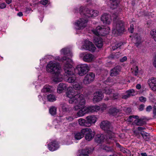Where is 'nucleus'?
I'll list each match as a JSON object with an SVG mask.
<instances>
[{
	"mask_svg": "<svg viewBox=\"0 0 156 156\" xmlns=\"http://www.w3.org/2000/svg\"><path fill=\"white\" fill-rule=\"evenodd\" d=\"M46 69L48 72L53 74L52 79L54 82L57 83L62 80L63 76L60 73V69L58 63L51 61L47 65Z\"/></svg>",
	"mask_w": 156,
	"mask_h": 156,
	"instance_id": "nucleus-2",
	"label": "nucleus"
},
{
	"mask_svg": "<svg viewBox=\"0 0 156 156\" xmlns=\"http://www.w3.org/2000/svg\"><path fill=\"white\" fill-rule=\"evenodd\" d=\"M86 113H87L85 110V108L80 109L77 113V115L78 117L83 116Z\"/></svg>",
	"mask_w": 156,
	"mask_h": 156,
	"instance_id": "nucleus-35",
	"label": "nucleus"
},
{
	"mask_svg": "<svg viewBox=\"0 0 156 156\" xmlns=\"http://www.w3.org/2000/svg\"><path fill=\"white\" fill-rule=\"evenodd\" d=\"M61 107L62 111L63 112H69L72 109V108L66 104H62Z\"/></svg>",
	"mask_w": 156,
	"mask_h": 156,
	"instance_id": "nucleus-32",
	"label": "nucleus"
},
{
	"mask_svg": "<svg viewBox=\"0 0 156 156\" xmlns=\"http://www.w3.org/2000/svg\"><path fill=\"white\" fill-rule=\"evenodd\" d=\"M137 41L136 42V43L135 44H136V46L137 47H138V46H139V44H140V43H141V41H140V38H139V40H138V39H137L136 41H137Z\"/></svg>",
	"mask_w": 156,
	"mask_h": 156,
	"instance_id": "nucleus-55",
	"label": "nucleus"
},
{
	"mask_svg": "<svg viewBox=\"0 0 156 156\" xmlns=\"http://www.w3.org/2000/svg\"><path fill=\"white\" fill-rule=\"evenodd\" d=\"M153 65L156 68V55L154 57V60L153 62Z\"/></svg>",
	"mask_w": 156,
	"mask_h": 156,
	"instance_id": "nucleus-59",
	"label": "nucleus"
},
{
	"mask_svg": "<svg viewBox=\"0 0 156 156\" xmlns=\"http://www.w3.org/2000/svg\"><path fill=\"white\" fill-rule=\"evenodd\" d=\"M120 111V109L115 107H112L109 109V113L113 116H115Z\"/></svg>",
	"mask_w": 156,
	"mask_h": 156,
	"instance_id": "nucleus-25",
	"label": "nucleus"
},
{
	"mask_svg": "<svg viewBox=\"0 0 156 156\" xmlns=\"http://www.w3.org/2000/svg\"><path fill=\"white\" fill-rule=\"evenodd\" d=\"M126 94L129 97L131 96H135L136 94V93L135 91L134 90L131 89L127 91Z\"/></svg>",
	"mask_w": 156,
	"mask_h": 156,
	"instance_id": "nucleus-36",
	"label": "nucleus"
},
{
	"mask_svg": "<svg viewBox=\"0 0 156 156\" xmlns=\"http://www.w3.org/2000/svg\"><path fill=\"white\" fill-rule=\"evenodd\" d=\"M61 54L67 55L69 57H71L72 55L71 51L68 48H64L61 49Z\"/></svg>",
	"mask_w": 156,
	"mask_h": 156,
	"instance_id": "nucleus-23",
	"label": "nucleus"
},
{
	"mask_svg": "<svg viewBox=\"0 0 156 156\" xmlns=\"http://www.w3.org/2000/svg\"><path fill=\"white\" fill-rule=\"evenodd\" d=\"M17 15L20 17L22 16L23 15V13L21 12H19L17 13Z\"/></svg>",
	"mask_w": 156,
	"mask_h": 156,
	"instance_id": "nucleus-63",
	"label": "nucleus"
},
{
	"mask_svg": "<svg viewBox=\"0 0 156 156\" xmlns=\"http://www.w3.org/2000/svg\"><path fill=\"white\" fill-rule=\"evenodd\" d=\"M101 129L107 132L108 135H112V127L109 122L107 121H104L100 124Z\"/></svg>",
	"mask_w": 156,
	"mask_h": 156,
	"instance_id": "nucleus-7",
	"label": "nucleus"
},
{
	"mask_svg": "<svg viewBox=\"0 0 156 156\" xmlns=\"http://www.w3.org/2000/svg\"><path fill=\"white\" fill-rule=\"evenodd\" d=\"M144 105L142 104L139 106L138 109L140 111H142L144 110Z\"/></svg>",
	"mask_w": 156,
	"mask_h": 156,
	"instance_id": "nucleus-54",
	"label": "nucleus"
},
{
	"mask_svg": "<svg viewBox=\"0 0 156 156\" xmlns=\"http://www.w3.org/2000/svg\"><path fill=\"white\" fill-rule=\"evenodd\" d=\"M119 98V94L117 93H114L113 94V98L114 99H116Z\"/></svg>",
	"mask_w": 156,
	"mask_h": 156,
	"instance_id": "nucleus-48",
	"label": "nucleus"
},
{
	"mask_svg": "<svg viewBox=\"0 0 156 156\" xmlns=\"http://www.w3.org/2000/svg\"><path fill=\"white\" fill-rule=\"evenodd\" d=\"M116 145L117 147L119 148V150L120 151L125 154L127 156H131V152L129 150L124 148L118 143H116Z\"/></svg>",
	"mask_w": 156,
	"mask_h": 156,
	"instance_id": "nucleus-20",
	"label": "nucleus"
},
{
	"mask_svg": "<svg viewBox=\"0 0 156 156\" xmlns=\"http://www.w3.org/2000/svg\"><path fill=\"white\" fill-rule=\"evenodd\" d=\"M77 96L74 99L69 100V102L71 104H76L77 105L73 107V110L77 111L80 109L83 108L84 107L85 104V100L84 97H81L78 99Z\"/></svg>",
	"mask_w": 156,
	"mask_h": 156,
	"instance_id": "nucleus-4",
	"label": "nucleus"
},
{
	"mask_svg": "<svg viewBox=\"0 0 156 156\" xmlns=\"http://www.w3.org/2000/svg\"><path fill=\"white\" fill-rule=\"evenodd\" d=\"M66 119L68 122L71 121L73 120V118L72 116H68L66 117Z\"/></svg>",
	"mask_w": 156,
	"mask_h": 156,
	"instance_id": "nucleus-52",
	"label": "nucleus"
},
{
	"mask_svg": "<svg viewBox=\"0 0 156 156\" xmlns=\"http://www.w3.org/2000/svg\"><path fill=\"white\" fill-rule=\"evenodd\" d=\"M103 149L107 152H112L113 151V149L112 148L107 146L105 147Z\"/></svg>",
	"mask_w": 156,
	"mask_h": 156,
	"instance_id": "nucleus-46",
	"label": "nucleus"
},
{
	"mask_svg": "<svg viewBox=\"0 0 156 156\" xmlns=\"http://www.w3.org/2000/svg\"><path fill=\"white\" fill-rule=\"evenodd\" d=\"M80 11L81 15H84L87 18L90 17H95L98 15L99 12L98 11L94 10H89L83 7H81Z\"/></svg>",
	"mask_w": 156,
	"mask_h": 156,
	"instance_id": "nucleus-5",
	"label": "nucleus"
},
{
	"mask_svg": "<svg viewBox=\"0 0 156 156\" xmlns=\"http://www.w3.org/2000/svg\"><path fill=\"white\" fill-rule=\"evenodd\" d=\"M139 100L140 101L144 103L146 101L147 99L146 98L142 96L139 97Z\"/></svg>",
	"mask_w": 156,
	"mask_h": 156,
	"instance_id": "nucleus-47",
	"label": "nucleus"
},
{
	"mask_svg": "<svg viewBox=\"0 0 156 156\" xmlns=\"http://www.w3.org/2000/svg\"><path fill=\"white\" fill-rule=\"evenodd\" d=\"M52 91V87L49 85H45L41 90V92L44 93H51Z\"/></svg>",
	"mask_w": 156,
	"mask_h": 156,
	"instance_id": "nucleus-29",
	"label": "nucleus"
},
{
	"mask_svg": "<svg viewBox=\"0 0 156 156\" xmlns=\"http://www.w3.org/2000/svg\"><path fill=\"white\" fill-rule=\"evenodd\" d=\"M67 85L65 83H60L58 86L57 92L59 93H61L64 90L67 89Z\"/></svg>",
	"mask_w": 156,
	"mask_h": 156,
	"instance_id": "nucleus-22",
	"label": "nucleus"
},
{
	"mask_svg": "<svg viewBox=\"0 0 156 156\" xmlns=\"http://www.w3.org/2000/svg\"><path fill=\"white\" fill-rule=\"evenodd\" d=\"M82 48L85 50L92 52L94 51L96 49L94 45L91 42L87 40L85 41L84 44L83 45Z\"/></svg>",
	"mask_w": 156,
	"mask_h": 156,
	"instance_id": "nucleus-11",
	"label": "nucleus"
},
{
	"mask_svg": "<svg viewBox=\"0 0 156 156\" xmlns=\"http://www.w3.org/2000/svg\"><path fill=\"white\" fill-rule=\"evenodd\" d=\"M125 30L124 22L120 20H114L113 23L112 33L113 34H121Z\"/></svg>",
	"mask_w": 156,
	"mask_h": 156,
	"instance_id": "nucleus-3",
	"label": "nucleus"
},
{
	"mask_svg": "<svg viewBox=\"0 0 156 156\" xmlns=\"http://www.w3.org/2000/svg\"><path fill=\"white\" fill-rule=\"evenodd\" d=\"M133 123L137 126H142L144 124V121L141 119H138L135 120Z\"/></svg>",
	"mask_w": 156,
	"mask_h": 156,
	"instance_id": "nucleus-34",
	"label": "nucleus"
},
{
	"mask_svg": "<svg viewBox=\"0 0 156 156\" xmlns=\"http://www.w3.org/2000/svg\"><path fill=\"white\" fill-rule=\"evenodd\" d=\"M83 137V135L81 134L80 132L76 133L75 135V139L77 140H80Z\"/></svg>",
	"mask_w": 156,
	"mask_h": 156,
	"instance_id": "nucleus-42",
	"label": "nucleus"
},
{
	"mask_svg": "<svg viewBox=\"0 0 156 156\" xmlns=\"http://www.w3.org/2000/svg\"><path fill=\"white\" fill-rule=\"evenodd\" d=\"M129 97L126 94L122 95V98L124 99H126Z\"/></svg>",
	"mask_w": 156,
	"mask_h": 156,
	"instance_id": "nucleus-61",
	"label": "nucleus"
},
{
	"mask_svg": "<svg viewBox=\"0 0 156 156\" xmlns=\"http://www.w3.org/2000/svg\"><path fill=\"white\" fill-rule=\"evenodd\" d=\"M121 69V67L119 66L115 67L110 71L111 76H114L118 74L120 72Z\"/></svg>",
	"mask_w": 156,
	"mask_h": 156,
	"instance_id": "nucleus-21",
	"label": "nucleus"
},
{
	"mask_svg": "<svg viewBox=\"0 0 156 156\" xmlns=\"http://www.w3.org/2000/svg\"><path fill=\"white\" fill-rule=\"evenodd\" d=\"M56 108L54 106L51 107L49 109V112L52 115H54L56 114Z\"/></svg>",
	"mask_w": 156,
	"mask_h": 156,
	"instance_id": "nucleus-39",
	"label": "nucleus"
},
{
	"mask_svg": "<svg viewBox=\"0 0 156 156\" xmlns=\"http://www.w3.org/2000/svg\"><path fill=\"white\" fill-rule=\"evenodd\" d=\"M91 132V129L90 128H86L82 129L80 132L81 134L83 135L84 136V135H86L88 133H89Z\"/></svg>",
	"mask_w": 156,
	"mask_h": 156,
	"instance_id": "nucleus-33",
	"label": "nucleus"
},
{
	"mask_svg": "<svg viewBox=\"0 0 156 156\" xmlns=\"http://www.w3.org/2000/svg\"><path fill=\"white\" fill-rule=\"evenodd\" d=\"M48 1L47 0H42L40 3L42 5H46L48 3Z\"/></svg>",
	"mask_w": 156,
	"mask_h": 156,
	"instance_id": "nucleus-51",
	"label": "nucleus"
},
{
	"mask_svg": "<svg viewBox=\"0 0 156 156\" xmlns=\"http://www.w3.org/2000/svg\"><path fill=\"white\" fill-rule=\"evenodd\" d=\"M88 21V20L83 18L80 19L75 23V25L76 29L78 30L82 29L85 27Z\"/></svg>",
	"mask_w": 156,
	"mask_h": 156,
	"instance_id": "nucleus-10",
	"label": "nucleus"
},
{
	"mask_svg": "<svg viewBox=\"0 0 156 156\" xmlns=\"http://www.w3.org/2000/svg\"><path fill=\"white\" fill-rule=\"evenodd\" d=\"M91 153V149L86 148L83 149L81 153L79 156H89V154Z\"/></svg>",
	"mask_w": 156,
	"mask_h": 156,
	"instance_id": "nucleus-26",
	"label": "nucleus"
},
{
	"mask_svg": "<svg viewBox=\"0 0 156 156\" xmlns=\"http://www.w3.org/2000/svg\"><path fill=\"white\" fill-rule=\"evenodd\" d=\"M89 69V67L87 64L79 65L76 67V70L78 71V74L81 76L86 74Z\"/></svg>",
	"mask_w": 156,
	"mask_h": 156,
	"instance_id": "nucleus-8",
	"label": "nucleus"
},
{
	"mask_svg": "<svg viewBox=\"0 0 156 156\" xmlns=\"http://www.w3.org/2000/svg\"><path fill=\"white\" fill-rule=\"evenodd\" d=\"M48 147L49 150L51 151H54L57 150L59 147L58 143L55 141L50 143L48 144Z\"/></svg>",
	"mask_w": 156,
	"mask_h": 156,
	"instance_id": "nucleus-17",
	"label": "nucleus"
},
{
	"mask_svg": "<svg viewBox=\"0 0 156 156\" xmlns=\"http://www.w3.org/2000/svg\"><path fill=\"white\" fill-rule=\"evenodd\" d=\"M47 99L49 101L51 102L54 101L56 100L55 96L52 94H48L47 96Z\"/></svg>",
	"mask_w": 156,
	"mask_h": 156,
	"instance_id": "nucleus-38",
	"label": "nucleus"
},
{
	"mask_svg": "<svg viewBox=\"0 0 156 156\" xmlns=\"http://www.w3.org/2000/svg\"><path fill=\"white\" fill-rule=\"evenodd\" d=\"M104 96L101 91H97L94 94L93 101L94 103L98 102L102 100Z\"/></svg>",
	"mask_w": 156,
	"mask_h": 156,
	"instance_id": "nucleus-14",
	"label": "nucleus"
},
{
	"mask_svg": "<svg viewBox=\"0 0 156 156\" xmlns=\"http://www.w3.org/2000/svg\"><path fill=\"white\" fill-rule=\"evenodd\" d=\"M109 30L110 29L108 27L105 28L104 27L98 26L95 29L92 30V31L97 36H105L109 33Z\"/></svg>",
	"mask_w": 156,
	"mask_h": 156,
	"instance_id": "nucleus-6",
	"label": "nucleus"
},
{
	"mask_svg": "<svg viewBox=\"0 0 156 156\" xmlns=\"http://www.w3.org/2000/svg\"><path fill=\"white\" fill-rule=\"evenodd\" d=\"M112 91L113 90L112 89L108 87L107 86H106L103 90V92L106 94H110L112 92Z\"/></svg>",
	"mask_w": 156,
	"mask_h": 156,
	"instance_id": "nucleus-37",
	"label": "nucleus"
},
{
	"mask_svg": "<svg viewBox=\"0 0 156 156\" xmlns=\"http://www.w3.org/2000/svg\"><path fill=\"white\" fill-rule=\"evenodd\" d=\"M75 94V92L72 87H69L68 88L67 91L66 93V95L67 97L69 98V100L74 99L77 96L78 97V99L80 98L81 97H84L83 95L81 94H79L76 95Z\"/></svg>",
	"mask_w": 156,
	"mask_h": 156,
	"instance_id": "nucleus-9",
	"label": "nucleus"
},
{
	"mask_svg": "<svg viewBox=\"0 0 156 156\" xmlns=\"http://www.w3.org/2000/svg\"><path fill=\"white\" fill-rule=\"evenodd\" d=\"M109 80L110 78L108 79L105 81V83L108 85H112V84L110 82H111L112 81L111 80V81H110Z\"/></svg>",
	"mask_w": 156,
	"mask_h": 156,
	"instance_id": "nucleus-53",
	"label": "nucleus"
},
{
	"mask_svg": "<svg viewBox=\"0 0 156 156\" xmlns=\"http://www.w3.org/2000/svg\"><path fill=\"white\" fill-rule=\"evenodd\" d=\"M139 118V116L137 115H131L129 116L127 120L128 122H132L133 121V118L138 119Z\"/></svg>",
	"mask_w": 156,
	"mask_h": 156,
	"instance_id": "nucleus-44",
	"label": "nucleus"
},
{
	"mask_svg": "<svg viewBox=\"0 0 156 156\" xmlns=\"http://www.w3.org/2000/svg\"><path fill=\"white\" fill-rule=\"evenodd\" d=\"M133 133L136 135H138L139 134V133L137 130H134Z\"/></svg>",
	"mask_w": 156,
	"mask_h": 156,
	"instance_id": "nucleus-64",
	"label": "nucleus"
},
{
	"mask_svg": "<svg viewBox=\"0 0 156 156\" xmlns=\"http://www.w3.org/2000/svg\"><path fill=\"white\" fill-rule=\"evenodd\" d=\"M153 113L154 115H156V108L155 107H154L153 109Z\"/></svg>",
	"mask_w": 156,
	"mask_h": 156,
	"instance_id": "nucleus-62",
	"label": "nucleus"
},
{
	"mask_svg": "<svg viewBox=\"0 0 156 156\" xmlns=\"http://www.w3.org/2000/svg\"><path fill=\"white\" fill-rule=\"evenodd\" d=\"M78 123L79 124L82 126L88 127L86 119L80 118L78 119Z\"/></svg>",
	"mask_w": 156,
	"mask_h": 156,
	"instance_id": "nucleus-30",
	"label": "nucleus"
},
{
	"mask_svg": "<svg viewBox=\"0 0 156 156\" xmlns=\"http://www.w3.org/2000/svg\"><path fill=\"white\" fill-rule=\"evenodd\" d=\"M152 109V108L151 106L149 105L148 106L146 109V110L147 112H150L151 109Z\"/></svg>",
	"mask_w": 156,
	"mask_h": 156,
	"instance_id": "nucleus-57",
	"label": "nucleus"
},
{
	"mask_svg": "<svg viewBox=\"0 0 156 156\" xmlns=\"http://www.w3.org/2000/svg\"><path fill=\"white\" fill-rule=\"evenodd\" d=\"M122 44L123 43H119L118 44H116L115 46H113L112 47V49L113 50H115L118 48H119Z\"/></svg>",
	"mask_w": 156,
	"mask_h": 156,
	"instance_id": "nucleus-45",
	"label": "nucleus"
},
{
	"mask_svg": "<svg viewBox=\"0 0 156 156\" xmlns=\"http://www.w3.org/2000/svg\"><path fill=\"white\" fill-rule=\"evenodd\" d=\"M94 41L97 47L98 48H101L103 46V40L99 36H97V37H94Z\"/></svg>",
	"mask_w": 156,
	"mask_h": 156,
	"instance_id": "nucleus-18",
	"label": "nucleus"
},
{
	"mask_svg": "<svg viewBox=\"0 0 156 156\" xmlns=\"http://www.w3.org/2000/svg\"><path fill=\"white\" fill-rule=\"evenodd\" d=\"M128 30L131 33H133L134 31L133 25H131L130 27L128 29Z\"/></svg>",
	"mask_w": 156,
	"mask_h": 156,
	"instance_id": "nucleus-50",
	"label": "nucleus"
},
{
	"mask_svg": "<svg viewBox=\"0 0 156 156\" xmlns=\"http://www.w3.org/2000/svg\"><path fill=\"white\" fill-rule=\"evenodd\" d=\"M94 74L93 73H89L85 76L83 82L85 84H89L94 80Z\"/></svg>",
	"mask_w": 156,
	"mask_h": 156,
	"instance_id": "nucleus-13",
	"label": "nucleus"
},
{
	"mask_svg": "<svg viewBox=\"0 0 156 156\" xmlns=\"http://www.w3.org/2000/svg\"><path fill=\"white\" fill-rule=\"evenodd\" d=\"M94 58V56L91 54H87L84 55L83 58V60L87 62L91 61Z\"/></svg>",
	"mask_w": 156,
	"mask_h": 156,
	"instance_id": "nucleus-24",
	"label": "nucleus"
},
{
	"mask_svg": "<svg viewBox=\"0 0 156 156\" xmlns=\"http://www.w3.org/2000/svg\"><path fill=\"white\" fill-rule=\"evenodd\" d=\"M112 2L111 4V8L112 9L117 8L118 5V3L116 1Z\"/></svg>",
	"mask_w": 156,
	"mask_h": 156,
	"instance_id": "nucleus-40",
	"label": "nucleus"
},
{
	"mask_svg": "<svg viewBox=\"0 0 156 156\" xmlns=\"http://www.w3.org/2000/svg\"><path fill=\"white\" fill-rule=\"evenodd\" d=\"M127 59L126 56L123 57L122 58L120 59V61L121 62H123L126 61Z\"/></svg>",
	"mask_w": 156,
	"mask_h": 156,
	"instance_id": "nucleus-56",
	"label": "nucleus"
},
{
	"mask_svg": "<svg viewBox=\"0 0 156 156\" xmlns=\"http://www.w3.org/2000/svg\"><path fill=\"white\" fill-rule=\"evenodd\" d=\"M104 139L105 137L103 134H99L96 136L95 140L97 143H100L103 142Z\"/></svg>",
	"mask_w": 156,
	"mask_h": 156,
	"instance_id": "nucleus-27",
	"label": "nucleus"
},
{
	"mask_svg": "<svg viewBox=\"0 0 156 156\" xmlns=\"http://www.w3.org/2000/svg\"><path fill=\"white\" fill-rule=\"evenodd\" d=\"M150 33L152 38L156 41V30L154 29L151 31Z\"/></svg>",
	"mask_w": 156,
	"mask_h": 156,
	"instance_id": "nucleus-41",
	"label": "nucleus"
},
{
	"mask_svg": "<svg viewBox=\"0 0 156 156\" xmlns=\"http://www.w3.org/2000/svg\"><path fill=\"white\" fill-rule=\"evenodd\" d=\"M140 134L145 140L148 141L150 140L151 137L149 134L146 132H143L140 133Z\"/></svg>",
	"mask_w": 156,
	"mask_h": 156,
	"instance_id": "nucleus-31",
	"label": "nucleus"
},
{
	"mask_svg": "<svg viewBox=\"0 0 156 156\" xmlns=\"http://www.w3.org/2000/svg\"><path fill=\"white\" fill-rule=\"evenodd\" d=\"M6 6V4L5 3L0 2V9H2L5 8Z\"/></svg>",
	"mask_w": 156,
	"mask_h": 156,
	"instance_id": "nucleus-49",
	"label": "nucleus"
},
{
	"mask_svg": "<svg viewBox=\"0 0 156 156\" xmlns=\"http://www.w3.org/2000/svg\"><path fill=\"white\" fill-rule=\"evenodd\" d=\"M99 109V106L97 105L91 106L85 108V110L87 113L97 112Z\"/></svg>",
	"mask_w": 156,
	"mask_h": 156,
	"instance_id": "nucleus-19",
	"label": "nucleus"
},
{
	"mask_svg": "<svg viewBox=\"0 0 156 156\" xmlns=\"http://www.w3.org/2000/svg\"><path fill=\"white\" fill-rule=\"evenodd\" d=\"M134 72H135L134 75L136 76L138 72V70L137 66H136V69L134 71Z\"/></svg>",
	"mask_w": 156,
	"mask_h": 156,
	"instance_id": "nucleus-58",
	"label": "nucleus"
},
{
	"mask_svg": "<svg viewBox=\"0 0 156 156\" xmlns=\"http://www.w3.org/2000/svg\"><path fill=\"white\" fill-rule=\"evenodd\" d=\"M95 133L93 132L91 130V132L87 133V135L85 136V139L88 141L91 140L94 137Z\"/></svg>",
	"mask_w": 156,
	"mask_h": 156,
	"instance_id": "nucleus-28",
	"label": "nucleus"
},
{
	"mask_svg": "<svg viewBox=\"0 0 156 156\" xmlns=\"http://www.w3.org/2000/svg\"><path fill=\"white\" fill-rule=\"evenodd\" d=\"M73 88L76 90H80L81 89L82 87L81 85L79 83H76L73 86Z\"/></svg>",
	"mask_w": 156,
	"mask_h": 156,
	"instance_id": "nucleus-43",
	"label": "nucleus"
},
{
	"mask_svg": "<svg viewBox=\"0 0 156 156\" xmlns=\"http://www.w3.org/2000/svg\"><path fill=\"white\" fill-rule=\"evenodd\" d=\"M61 60L63 62V68L65 72L63 78L68 83H74L76 79V77L74 74V68L70 64L71 59L69 57L64 56Z\"/></svg>",
	"mask_w": 156,
	"mask_h": 156,
	"instance_id": "nucleus-1",
	"label": "nucleus"
},
{
	"mask_svg": "<svg viewBox=\"0 0 156 156\" xmlns=\"http://www.w3.org/2000/svg\"><path fill=\"white\" fill-rule=\"evenodd\" d=\"M86 119L88 126L89 127L96 122L97 118L95 115H92L87 116Z\"/></svg>",
	"mask_w": 156,
	"mask_h": 156,
	"instance_id": "nucleus-15",
	"label": "nucleus"
},
{
	"mask_svg": "<svg viewBox=\"0 0 156 156\" xmlns=\"http://www.w3.org/2000/svg\"><path fill=\"white\" fill-rule=\"evenodd\" d=\"M147 83L153 90H156V78L151 77L148 80Z\"/></svg>",
	"mask_w": 156,
	"mask_h": 156,
	"instance_id": "nucleus-16",
	"label": "nucleus"
},
{
	"mask_svg": "<svg viewBox=\"0 0 156 156\" xmlns=\"http://www.w3.org/2000/svg\"><path fill=\"white\" fill-rule=\"evenodd\" d=\"M101 19L103 24L105 25L110 24L112 21L111 16L109 14L107 13L103 14L101 16Z\"/></svg>",
	"mask_w": 156,
	"mask_h": 156,
	"instance_id": "nucleus-12",
	"label": "nucleus"
},
{
	"mask_svg": "<svg viewBox=\"0 0 156 156\" xmlns=\"http://www.w3.org/2000/svg\"><path fill=\"white\" fill-rule=\"evenodd\" d=\"M138 130L140 131H141L144 130L145 128L144 127H138L137 128Z\"/></svg>",
	"mask_w": 156,
	"mask_h": 156,
	"instance_id": "nucleus-60",
	"label": "nucleus"
}]
</instances>
